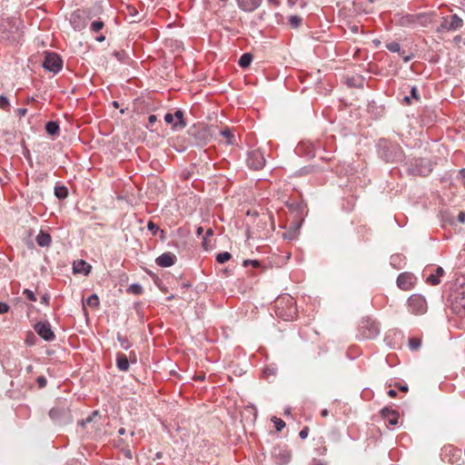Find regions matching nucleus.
Wrapping results in <instances>:
<instances>
[{
	"instance_id": "f257e3e1",
	"label": "nucleus",
	"mask_w": 465,
	"mask_h": 465,
	"mask_svg": "<svg viewBox=\"0 0 465 465\" xmlns=\"http://www.w3.org/2000/svg\"><path fill=\"white\" fill-rule=\"evenodd\" d=\"M49 418L58 426L73 422L71 403L67 399H58L48 412Z\"/></svg>"
},
{
	"instance_id": "f03ea898",
	"label": "nucleus",
	"mask_w": 465,
	"mask_h": 465,
	"mask_svg": "<svg viewBox=\"0 0 465 465\" xmlns=\"http://www.w3.org/2000/svg\"><path fill=\"white\" fill-rule=\"evenodd\" d=\"M274 312L283 321H292L298 313L296 302L289 294L280 296L275 301Z\"/></svg>"
},
{
	"instance_id": "7ed1b4c3",
	"label": "nucleus",
	"mask_w": 465,
	"mask_h": 465,
	"mask_svg": "<svg viewBox=\"0 0 465 465\" xmlns=\"http://www.w3.org/2000/svg\"><path fill=\"white\" fill-rule=\"evenodd\" d=\"M377 146L379 154L387 163L397 162L402 154V150L398 143L386 139H381Z\"/></svg>"
},
{
	"instance_id": "20e7f679",
	"label": "nucleus",
	"mask_w": 465,
	"mask_h": 465,
	"mask_svg": "<svg viewBox=\"0 0 465 465\" xmlns=\"http://www.w3.org/2000/svg\"><path fill=\"white\" fill-rule=\"evenodd\" d=\"M450 310L460 318L465 319V286L457 287L449 295Z\"/></svg>"
},
{
	"instance_id": "39448f33",
	"label": "nucleus",
	"mask_w": 465,
	"mask_h": 465,
	"mask_svg": "<svg viewBox=\"0 0 465 465\" xmlns=\"http://www.w3.org/2000/svg\"><path fill=\"white\" fill-rule=\"evenodd\" d=\"M433 170V163L427 158H414L408 167V173L411 175H419L422 177L428 176Z\"/></svg>"
},
{
	"instance_id": "423d86ee",
	"label": "nucleus",
	"mask_w": 465,
	"mask_h": 465,
	"mask_svg": "<svg viewBox=\"0 0 465 465\" xmlns=\"http://www.w3.org/2000/svg\"><path fill=\"white\" fill-rule=\"evenodd\" d=\"M285 204L289 209L290 213L294 217V221L292 222V223L295 225L296 228H299L302 225L304 217L308 213L307 203L303 200L297 201L294 199H291L287 201Z\"/></svg>"
},
{
	"instance_id": "0eeeda50",
	"label": "nucleus",
	"mask_w": 465,
	"mask_h": 465,
	"mask_svg": "<svg viewBox=\"0 0 465 465\" xmlns=\"http://www.w3.org/2000/svg\"><path fill=\"white\" fill-rule=\"evenodd\" d=\"M408 312L413 315H423L428 312V302L426 298L420 293H413L406 302Z\"/></svg>"
},
{
	"instance_id": "6e6552de",
	"label": "nucleus",
	"mask_w": 465,
	"mask_h": 465,
	"mask_svg": "<svg viewBox=\"0 0 465 465\" xmlns=\"http://www.w3.org/2000/svg\"><path fill=\"white\" fill-rule=\"evenodd\" d=\"M358 331L362 339H375L380 333L379 322L370 317H365L361 321Z\"/></svg>"
},
{
	"instance_id": "1a4fd4ad",
	"label": "nucleus",
	"mask_w": 465,
	"mask_h": 465,
	"mask_svg": "<svg viewBox=\"0 0 465 465\" xmlns=\"http://www.w3.org/2000/svg\"><path fill=\"white\" fill-rule=\"evenodd\" d=\"M440 457L443 461L450 465H461L462 463L461 450L452 445H445L441 449Z\"/></svg>"
},
{
	"instance_id": "9d476101",
	"label": "nucleus",
	"mask_w": 465,
	"mask_h": 465,
	"mask_svg": "<svg viewBox=\"0 0 465 465\" xmlns=\"http://www.w3.org/2000/svg\"><path fill=\"white\" fill-rule=\"evenodd\" d=\"M463 26L462 19L457 15H451L441 18L440 25L437 27V33L456 31Z\"/></svg>"
},
{
	"instance_id": "9b49d317",
	"label": "nucleus",
	"mask_w": 465,
	"mask_h": 465,
	"mask_svg": "<svg viewBox=\"0 0 465 465\" xmlns=\"http://www.w3.org/2000/svg\"><path fill=\"white\" fill-rule=\"evenodd\" d=\"M265 163L264 153L260 148L248 152L246 163L250 169L254 171L262 170L265 166Z\"/></svg>"
},
{
	"instance_id": "f8f14e48",
	"label": "nucleus",
	"mask_w": 465,
	"mask_h": 465,
	"mask_svg": "<svg viewBox=\"0 0 465 465\" xmlns=\"http://www.w3.org/2000/svg\"><path fill=\"white\" fill-rule=\"evenodd\" d=\"M43 67L51 73L57 74L62 70L63 60L56 53L45 52Z\"/></svg>"
},
{
	"instance_id": "ddd939ff",
	"label": "nucleus",
	"mask_w": 465,
	"mask_h": 465,
	"mask_svg": "<svg viewBox=\"0 0 465 465\" xmlns=\"http://www.w3.org/2000/svg\"><path fill=\"white\" fill-rule=\"evenodd\" d=\"M272 456L277 465H287L292 460V450L285 445H277L273 448Z\"/></svg>"
},
{
	"instance_id": "4468645a",
	"label": "nucleus",
	"mask_w": 465,
	"mask_h": 465,
	"mask_svg": "<svg viewBox=\"0 0 465 465\" xmlns=\"http://www.w3.org/2000/svg\"><path fill=\"white\" fill-rule=\"evenodd\" d=\"M88 15L83 9H76L71 15L69 18L70 25L75 31H82L87 25Z\"/></svg>"
},
{
	"instance_id": "2eb2a0df",
	"label": "nucleus",
	"mask_w": 465,
	"mask_h": 465,
	"mask_svg": "<svg viewBox=\"0 0 465 465\" xmlns=\"http://www.w3.org/2000/svg\"><path fill=\"white\" fill-rule=\"evenodd\" d=\"M417 283V277L409 272H401L398 275L396 284L399 289L402 291H410L415 287Z\"/></svg>"
},
{
	"instance_id": "dca6fc26",
	"label": "nucleus",
	"mask_w": 465,
	"mask_h": 465,
	"mask_svg": "<svg viewBox=\"0 0 465 465\" xmlns=\"http://www.w3.org/2000/svg\"><path fill=\"white\" fill-rule=\"evenodd\" d=\"M34 330L46 341H53L55 339V334L52 330L50 322L47 321L37 322L34 326Z\"/></svg>"
},
{
	"instance_id": "f3484780",
	"label": "nucleus",
	"mask_w": 465,
	"mask_h": 465,
	"mask_svg": "<svg viewBox=\"0 0 465 465\" xmlns=\"http://www.w3.org/2000/svg\"><path fill=\"white\" fill-rule=\"evenodd\" d=\"M381 418L388 422L389 425L395 426L399 423L400 413L398 411L384 407L380 411Z\"/></svg>"
},
{
	"instance_id": "a211bd4d",
	"label": "nucleus",
	"mask_w": 465,
	"mask_h": 465,
	"mask_svg": "<svg viewBox=\"0 0 465 465\" xmlns=\"http://www.w3.org/2000/svg\"><path fill=\"white\" fill-rule=\"evenodd\" d=\"M177 261V257L171 252H166L158 256L155 260V263L163 268L170 267L173 265Z\"/></svg>"
},
{
	"instance_id": "6ab92c4d",
	"label": "nucleus",
	"mask_w": 465,
	"mask_h": 465,
	"mask_svg": "<svg viewBox=\"0 0 465 465\" xmlns=\"http://www.w3.org/2000/svg\"><path fill=\"white\" fill-rule=\"evenodd\" d=\"M262 0H236L238 7L246 13L255 11L262 5Z\"/></svg>"
},
{
	"instance_id": "aec40b11",
	"label": "nucleus",
	"mask_w": 465,
	"mask_h": 465,
	"mask_svg": "<svg viewBox=\"0 0 465 465\" xmlns=\"http://www.w3.org/2000/svg\"><path fill=\"white\" fill-rule=\"evenodd\" d=\"M364 78L360 74L346 75L345 84L350 88L362 89L364 87Z\"/></svg>"
},
{
	"instance_id": "412c9836",
	"label": "nucleus",
	"mask_w": 465,
	"mask_h": 465,
	"mask_svg": "<svg viewBox=\"0 0 465 465\" xmlns=\"http://www.w3.org/2000/svg\"><path fill=\"white\" fill-rule=\"evenodd\" d=\"M444 275V270L441 267H437L434 272L426 277V282L430 285H438L440 282V278Z\"/></svg>"
},
{
	"instance_id": "4be33fe9",
	"label": "nucleus",
	"mask_w": 465,
	"mask_h": 465,
	"mask_svg": "<svg viewBox=\"0 0 465 465\" xmlns=\"http://www.w3.org/2000/svg\"><path fill=\"white\" fill-rule=\"evenodd\" d=\"M91 265L84 260L75 261L73 264V271L74 273L88 274L91 271Z\"/></svg>"
},
{
	"instance_id": "5701e85b",
	"label": "nucleus",
	"mask_w": 465,
	"mask_h": 465,
	"mask_svg": "<svg viewBox=\"0 0 465 465\" xmlns=\"http://www.w3.org/2000/svg\"><path fill=\"white\" fill-rule=\"evenodd\" d=\"M116 366L122 371H128L130 368L129 360L123 352L116 354Z\"/></svg>"
},
{
	"instance_id": "b1692460",
	"label": "nucleus",
	"mask_w": 465,
	"mask_h": 465,
	"mask_svg": "<svg viewBox=\"0 0 465 465\" xmlns=\"http://www.w3.org/2000/svg\"><path fill=\"white\" fill-rule=\"evenodd\" d=\"M398 25L404 27H411L417 25L416 15H405L399 18Z\"/></svg>"
},
{
	"instance_id": "393cba45",
	"label": "nucleus",
	"mask_w": 465,
	"mask_h": 465,
	"mask_svg": "<svg viewBox=\"0 0 465 465\" xmlns=\"http://www.w3.org/2000/svg\"><path fill=\"white\" fill-rule=\"evenodd\" d=\"M35 241L40 247H48L52 242V237L48 232L40 231Z\"/></svg>"
},
{
	"instance_id": "a878e982",
	"label": "nucleus",
	"mask_w": 465,
	"mask_h": 465,
	"mask_svg": "<svg viewBox=\"0 0 465 465\" xmlns=\"http://www.w3.org/2000/svg\"><path fill=\"white\" fill-rule=\"evenodd\" d=\"M45 131L52 136H57L60 132V126L56 121H49L45 124Z\"/></svg>"
},
{
	"instance_id": "bb28decb",
	"label": "nucleus",
	"mask_w": 465,
	"mask_h": 465,
	"mask_svg": "<svg viewBox=\"0 0 465 465\" xmlns=\"http://www.w3.org/2000/svg\"><path fill=\"white\" fill-rule=\"evenodd\" d=\"M174 117L177 119V122H175L173 125V129H176V128H184L187 124L183 118V112L182 110H177L175 113H174Z\"/></svg>"
},
{
	"instance_id": "cd10ccee",
	"label": "nucleus",
	"mask_w": 465,
	"mask_h": 465,
	"mask_svg": "<svg viewBox=\"0 0 465 465\" xmlns=\"http://www.w3.org/2000/svg\"><path fill=\"white\" fill-rule=\"evenodd\" d=\"M416 18H417V24H419L422 26H427L429 24H430L432 22L431 15L430 14H425V13L418 14V15H416Z\"/></svg>"
},
{
	"instance_id": "c85d7f7f",
	"label": "nucleus",
	"mask_w": 465,
	"mask_h": 465,
	"mask_svg": "<svg viewBox=\"0 0 465 465\" xmlns=\"http://www.w3.org/2000/svg\"><path fill=\"white\" fill-rule=\"evenodd\" d=\"M54 195L59 200H64L68 196V189L64 185H56L54 187Z\"/></svg>"
},
{
	"instance_id": "c756f323",
	"label": "nucleus",
	"mask_w": 465,
	"mask_h": 465,
	"mask_svg": "<svg viewBox=\"0 0 465 465\" xmlns=\"http://www.w3.org/2000/svg\"><path fill=\"white\" fill-rule=\"evenodd\" d=\"M221 135L225 139L227 144L235 143V137L228 127L221 131Z\"/></svg>"
},
{
	"instance_id": "7c9ffc66",
	"label": "nucleus",
	"mask_w": 465,
	"mask_h": 465,
	"mask_svg": "<svg viewBox=\"0 0 465 465\" xmlns=\"http://www.w3.org/2000/svg\"><path fill=\"white\" fill-rule=\"evenodd\" d=\"M252 61V54L250 53L243 54L239 59V65L242 68H247Z\"/></svg>"
},
{
	"instance_id": "2f4dec72",
	"label": "nucleus",
	"mask_w": 465,
	"mask_h": 465,
	"mask_svg": "<svg viewBox=\"0 0 465 465\" xmlns=\"http://www.w3.org/2000/svg\"><path fill=\"white\" fill-rule=\"evenodd\" d=\"M386 48L392 53H398L400 55L405 54L404 50H401V45L397 42H390L386 44Z\"/></svg>"
},
{
	"instance_id": "473e14b6",
	"label": "nucleus",
	"mask_w": 465,
	"mask_h": 465,
	"mask_svg": "<svg viewBox=\"0 0 465 465\" xmlns=\"http://www.w3.org/2000/svg\"><path fill=\"white\" fill-rule=\"evenodd\" d=\"M289 24L292 28H298L302 24V18L297 15H290L289 18Z\"/></svg>"
},
{
	"instance_id": "72a5a7b5",
	"label": "nucleus",
	"mask_w": 465,
	"mask_h": 465,
	"mask_svg": "<svg viewBox=\"0 0 465 465\" xmlns=\"http://www.w3.org/2000/svg\"><path fill=\"white\" fill-rule=\"evenodd\" d=\"M104 27V23L101 19H98V20H95L91 23L90 31L92 33L98 34Z\"/></svg>"
},
{
	"instance_id": "f704fd0d",
	"label": "nucleus",
	"mask_w": 465,
	"mask_h": 465,
	"mask_svg": "<svg viewBox=\"0 0 465 465\" xmlns=\"http://www.w3.org/2000/svg\"><path fill=\"white\" fill-rule=\"evenodd\" d=\"M421 346V339L412 337L409 339V348L411 351H418Z\"/></svg>"
},
{
	"instance_id": "c9c22d12",
	"label": "nucleus",
	"mask_w": 465,
	"mask_h": 465,
	"mask_svg": "<svg viewBox=\"0 0 465 465\" xmlns=\"http://www.w3.org/2000/svg\"><path fill=\"white\" fill-rule=\"evenodd\" d=\"M117 341L120 342L121 347L124 350H128L132 346V343L129 341V339L126 336H124V335H122L120 333L117 334Z\"/></svg>"
},
{
	"instance_id": "e433bc0d",
	"label": "nucleus",
	"mask_w": 465,
	"mask_h": 465,
	"mask_svg": "<svg viewBox=\"0 0 465 465\" xmlns=\"http://www.w3.org/2000/svg\"><path fill=\"white\" fill-rule=\"evenodd\" d=\"M86 303L88 306L94 308V309H96L99 307L100 305V302H99V298L96 294H92L90 295L87 300H86Z\"/></svg>"
},
{
	"instance_id": "4c0bfd02",
	"label": "nucleus",
	"mask_w": 465,
	"mask_h": 465,
	"mask_svg": "<svg viewBox=\"0 0 465 465\" xmlns=\"http://www.w3.org/2000/svg\"><path fill=\"white\" fill-rule=\"evenodd\" d=\"M143 287L139 283H132L129 285L127 292L135 295H140L143 293Z\"/></svg>"
},
{
	"instance_id": "58836bf2",
	"label": "nucleus",
	"mask_w": 465,
	"mask_h": 465,
	"mask_svg": "<svg viewBox=\"0 0 465 465\" xmlns=\"http://www.w3.org/2000/svg\"><path fill=\"white\" fill-rule=\"evenodd\" d=\"M232 254L228 252H220L216 255V262L219 263H224L231 260Z\"/></svg>"
},
{
	"instance_id": "ea45409f",
	"label": "nucleus",
	"mask_w": 465,
	"mask_h": 465,
	"mask_svg": "<svg viewBox=\"0 0 465 465\" xmlns=\"http://www.w3.org/2000/svg\"><path fill=\"white\" fill-rule=\"evenodd\" d=\"M147 229L152 232L153 235H156L159 231L161 232L162 235L164 234V231L160 230L159 226L152 221L147 223Z\"/></svg>"
},
{
	"instance_id": "a19ab883",
	"label": "nucleus",
	"mask_w": 465,
	"mask_h": 465,
	"mask_svg": "<svg viewBox=\"0 0 465 465\" xmlns=\"http://www.w3.org/2000/svg\"><path fill=\"white\" fill-rule=\"evenodd\" d=\"M272 421L274 423L277 431H281L285 427V422L280 418L273 416Z\"/></svg>"
},
{
	"instance_id": "79ce46f5",
	"label": "nucleus",
	"mask_w": 465,
	"mask_h": 465,
	"mask_svg": "<svg viewBox=\"0 0 465 465\" xmlns=\"http://www.w3.org/2000/svg\"><path fill=\"white\" fill-rule=\"evenodd\" d=\"M0 108L8 112L10 110V103L6 96L0 95Z\"/></svg>"
},
{
	"instance_id": "37998d69",
	"label": "nucleus",
	"mask_w": 465,
	"mask_h": 465,
	"mask_svg": "<svg viewBox=\"0 0 465 465\" xmlns=\"http://www.w3.org/2000/svg\"><path fill=\"white\" fill-rule=\"evenodd\" d=\"M35 341H36V336L32 331H28L26 333V337L25 339V344L28 346H33L35 344Z\"/></svg>"
},
{
	"instance_id": "c03bdc74",
	"label": "nucleus",
	"mask_w": 465,
	"mask_h": 465,
	"mask_svg": "<svg viewBox=\"0 0 465 465\" xmlns=\"http://www.w3.org/2000/svg\"><path fill=\"white\" fill-rule=\"evenodd\" d=\"M213 235V231L212 228H209L205 232V235L203 237V246L204 247V249H207V247L209 245L208 238Z\"/></svg>"
},
{
	"instance_id": "a18cd8bd",
	"label": "nucleus",
	"mask_w": 465,
	"mask_h": 465,
	"mask_svg": "<svg viewBox=\"0 0 465 465\" xmlns=\"http://www.w3.org/2000/svg\"><path fill=\"white\" fill-rule=\"evenodd\" d=\"M23 294L26 297L27 300H29L30 302H35L36 301V296L35 294L34 293V292H32L31 290L29 289H25L24 292H23Z\"/></svg>"
},
{
	"instance_id": "49530a36",
	"label": "nucleus",
	"mask_w": 465,
	"mask_h": 465,
	"mask_svg": "<svg viewBox=\"0 0 465 465\" xmlns=\"http://www.w3.org/2000/svg\"><path fill=\"white\" fill-rule=\"evenodd\" d=\"M411 97L419 102L420 100V95L419 94L418 88L416 86H412L411 89Z\"/></svg>"
},
{
	"instance_id": "de8ad7c7",
	"label": "nucleus",
	"mask_w": 465,
	"mask_h": 465,
	"mask_svg": "<svg viewBox=\"0 0 465 465\" xmlns=\"http://www.w3.org/2000/svg\"><path fill=\"white\" fill-rule=\"evenodd\" d=\"M275 374H276V371L274 368L266 367L263 369V375L266 378H269L270 376H275Z\"/></svg>"
},
{
	"instance_id": "09e8293b",
	"label": "nucleus",
	"mask_w": 465,
	"mask_h": 465,
	"mask_svg": "<svg viewBox=\"0 0 465 465\" xmlns=\"http://www.w3.org/2000/svg\"><path fill=\"white\" fill-rule=\"evenodd\" d=\"M313 171H314V168L312 166H305V167L301 168L298 173L300 175H306V174L312 173Z\"/></svg>"
},
{
	"instance_id": "8fccbe9b",
	"label": "nucleus",
	"mask_w": 465,
	"mask_h": 465,
	"mask_svg": "<svg viewBox=\"0 0 465 465\" xmlns=\"http://www.w3.org/2000/svg\"><path fill=\"white\" fill-rule=\"evenodd\" d=\"M157 116L155 114H150L148 116V125L146 127L150 130H152L153 125L156 123Z\"/></svg>"
},
{
	"instance_id": "3c124183",
	"label": "nucleus",
	"mask_w": 465,
	"mask_h": 465,
	"mask_svg": "<svg viewBox=\"0 0 465 465\" xmlns=\"http://www.w3.org/2000/svg\"><path fill=\"white\" fill-rule=\"evenodd\" d=\"M36 382H37L38 387L40 389L45 388L46 386V384H47V381H46L45 377H44V376L37 377Z\"/></svg>"
},
{
	"instance_id": "603ef678",
	"label": "nucleus",
	"mask_w": 465,
	"mask_h": 465,
	"mask_svg": "<svg viewBox=\"0 0 465 465\" xmlns=\"http://www.w3.org/2000/svg\"><path fill=\"white\" fill-rule=\"evenodd\" d=\"M113 55L119 61H123L125 57L124 51H115L113 53Z\"/></svg>"
},
{
	"instance_id": "864d4df0",
	"label": "nucleus",
	"mask_w": 465,
	"mask_h": 465,
	"mask_svg": "<svg viewBox=\"0 0 465 465\" xmlns=\"http://www.w3.org/2000/svg\"><path fill=\"white\" fill-rule=\"evenodd\" d=\"M309 427L308 426H305L299 433V437L302 439V440H304L308 437V434H309Z\"/></svg>"
},
{
	"instance_id": "5fc2aeb1",
	"label": "nucleus",
	"mask_w": 465,
	"mask_h": 465,
	"mask_svg": "<svg viewBox=\"0 0 465 465\" xmlns=\"http://www.w3.org/2000/svg\"><path fill=\"white\" fill-rule=\"evenodd\" d=\"M248 264H252L254 268L260 267V262L257 260H245L243 265L247 266Z\"/></svg>"
},
{
	"instance_id": "6e6d98bb",
	"label": "nucleus",
	"mask_w": 465,
	"mask_h": 465,
	"mask_svg": "<svg viewBox=\"0 0 465 465\" xmlns=\"http://www.w3.org/2000/svg\"><path fill=\"white\" fill-rule=\"evenodd\" d=\"M173 119H174V114H171V113H167L165 115H164V121L167 123V124H174L173 123Z\"/></svg>"
},
{
	"instance_id": "4d7b16f0",
	"label": "nucleus",
	"mask_w": 465,
	"mask_h": 465,
	"mask_svg": "<svg viewBox=\"0 0 465 465\" xmlns=\"http://www.w3.org/2000/svg\"><path fill=\"white\" fill-rule=\"evenodd\" d=\"M8 310H9L8 304H6L5 302H0V313L1 314L5 313L8 312Z\"/></svg>"
},
{
	"instance_id": "13d9d810",
	"label": "nucleus",
	"mask_w": 465,
	"mask_h": 465,
	"mask_svg": "<svg viewBox=\"0 0 465 465\" xmlns=\"http://www.w3.org/2000/svg\"><path fill=\"white\" fill-rule=\"evenodd\" d=\"M458 221L460 223H465V212L463 211H460L458 214V217H457Z\"/></svg>"
},
{
	"instance_id": "bf43d9fd",
	"label": "nucleus",
	"mask_w": 465,
	"mask_h": 465,
	"mask_svg": "<svg viewBox=\"0 0 465 465\" xmlns=\"http://www.w3.org/2000/svg\"><path fill=\"white\" fill-rule=\"evenodd\" d=\"M27 109L26 108H18L16 110V114L19 117H23L26 114Z\"/></svg>"
},
{
	"instance_id": "052dcab7",
	"label": "nucleus",
	"mask_w": 465,
	"mask_h": 465,
	"mask_svg": "<svg viewBox=\"0 0 465 465\" xmlns=\"http://www.w3.org/2000/svg\"><path fill=\"white\" fill-rule=\"evenodd\" d=\"M395 386L401 391H403V392H407L409 391V388L407 385H401V384H395Z\"/></svg>"
},
{
	"instance_id": "680f3d73",
	"label": "nucleus",
	"mask_w": 465,
	"mask_h": 465,
	"mask_svg": "<svg viewBox=\"0 0 465 465\" xmlns=\"http://www.w3.org/2000/svg\"><path fill=\"white\" fill-rule=\"evenodd\" d=\"M49 299H50L49 295L48 294H45L41 298V302L44 303L45 305H48L49 304Z\"/></svg>"
},
{
	"instance_id": "e2e57ef3",
	"label": "nucleus",
	"mask_w": 465,
	"mask_h": 465,
	"mask_svg": "<svg viewBox=\"0 0 465 465\" xmlns=\"http://www.w3.org/2000/svg\"><path fill=\"white\" fill-rule=\"evenodd\" d=\"M270 5L274 7H278L281 5L280 0H267Z\"/></svg>"
},
{
	"instance_id": "0e129e2a",
	"label": "nucleus",
	"mask_w": 465,
	"mask_h": 465,
	"mask_svg": "<svg viewBox=\"0 0 465 465\" xmlns=\"http://www.w3.org/2000/svg\"><path fill=\"white\" fill-rule=\"evenodd\" d=\"M401 56L402 57V59H403V61H404L405 63H407V62L411 61V60L413 58V54H409V55H405V54H402V55H401Z\"/></svg>"
},
{
	"instance_id": "69168bd1",
	"label": "nucleus",
	"mask_w": 465,
	"mask_h": 465,
	"mask_svg": "<svg viewBox=\"0 0 465 465\" xmlns=\"http://www.w3.org/2000/svg\"><path fill=\"white\" fill-rule=\"evenodd\" d=\"M311 465H326V464L320 460L313 459L311 462Z\"/></svg>"
},
{
	"instance_id": "338daca9",
	"label": "nucleus",
	"mask_w": 465,
	"mask_h": 465,
	"mask_svg": "<svg viewBox=\"0 0 465 465\" xmlns=\"http://www.w3.org/2000/svg\"><path fill=\"white\" fill-rule=\"evenodd\" d=\"M95 40L99 43H102L105 40V36L103 34L97 35L95 36Z\"/></svg>"
},
{
	"instance_id": "774afa93",
	"label": "nucleus",
	"mask_w": 465,
	"mask_h": 465,
	"mask_svg": "<svg viewBox=\"0 0 465 465\" xmlns=\"http://www.w3.org/2000/svg\"><path fill=\"white\" fill-rule=\"evenodd\" d=\"M317 451H318V454L324 455L327 452V448L325 446H323L322 448L318 449Z\"/></svg>"
}]
</instances>
